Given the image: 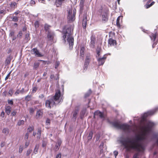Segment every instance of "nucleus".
I'll list each match as a JSON object with an SVG mask.
<instances>
[{"instance_id": "1", "label": "nucleus", "mask_w": 158, "mask_h": 158, "mask_svg": "<svg viewBox=\"0 0 158 158\" xmlns=\"http://www.w3.org/2000/svg\"><path fill=\"white\" fill-rule=\"evenodd\" d=\"M141 141L140 135H138L135 137L134 142H132L128 138H123L120 140V143L124 147L127 152H129L131 149L136 150L140 151L141 149H143V146L139 142Z\"/></svg>"}, {"instance_id": "2", "label": "nucleus", "mask_w": 158, "mask_h": 158, "mask_svg": "<svg viewBox=\"0 0 158 158\" xmlns=\"http://www.w3.org/2000/svg\"><path fill=\"white\" fill-rule=\"evenodd\" d=\"M73 29H72L71 26L68 25L64 27L62 32L63 40L64 42H65L66 39L70 48H73L74 44V39L72 36L73 33Z\"/></svg>"}, {"instance_id": "3", "label": "nucleus", "mask_w": 158, "mask_h": 158, "mask_svg": "<svg viewBox=\"0 0 158 158\" xmlns=\"http://www.w3.org/2000/svg\"><path fill=\"white\" fill-rule=\"evenodd\" d=\"M111 123L114 127L124 131H129L131 129V126L129 125L125 124H121L119 122L114 121L111 122Z\"/></svg>"}, {"instance_id": "4", "label": "nucleus", "mask_w": 158, "mask_h": 158, "mask_svg": "<svg viewBox=\"0 0 158 158\" xmlns=\"http://www.w3.org/2000/svg\"><path fill=\"white\" fill-rule=\"evenodd\" d=\"M100 12H102V21L104 23L106 22L108 20V17L109 14V10L107 7L103 8L102 6L101 9L99 10Z\"/></svg>"}, {"instance_id": "5", "label": "nucleus", "mask_w": 158, "mask_h": 158, "mask_svg": "<svg viewBox=\"0 0 158 158\" xmlns=\"http://www.w3.org/2000/svg\"><path fill=\"white\" fill-rule=\"evenodd\" d=\"M76 14V9L73 10L70 9L68 11V19L69 22H73L75 19V15Z\"/></svg>"}, {"instance_id": "6", "label": "nucleus", "mask_w": 158, "mask_h": 158, "mask_svg": "<svg viewBox=\"0 0 158 158\" xmlns=\"http://www.w3.org/2000/svg\"><path fill=\"white\" fill-rule=\"evenodd\" d=\"M106 58V57L105 55H104L102 58H98L97 59V60L98 62L99 65H103L104 63Z\"/></svg>"}, {"instance_id": "7", "label": "nucleus", "mask_w": 158, "mask_h": 158, "mask_svg": "<svg viewBox=\"0 0 158 158\" xmlns=\"http://www.w3.org/2000/svg\"><path fill=\"white\" fill-rule=\"evenodd\" d=\"M108 44L111 47L116 46L117 45L116 41L112 38H110L108 40Z\"/></svg>"}, {"instance_id": "8", "label": "nucleus", "mask_w": 158, "mask_h": 158, "mask_svg": "<svg viewBox=\"0 0 158 158\" xmlns=\"http://www.w3.org/2000/svg\"><path fill=\"white\" fill-rule=\"evenodd\" d=\"M8 6L10 9L11 10H14L17 7V3L14 1L10 2Z\"/></svg>"}, {"instance_id": "9", "label": "nucleus", "mask_w": 158, "mask_h": 158, "mask_svg": "<svg viewBox=\"0 0 158 158\" xmlns=\"http://www.w3.org/2000/svg\"><path fill=\"white\" fill-rule=\"evenodd\" d=\"M61 92L59 90H57L56 92L55 95L53 97L54 100L56 102L58 100L60 97Z\"/></svg>"}, {"instance_id": "10", "label": "nucleus", "mask_w": 158, "mask_h": 158, "mask_svg": "<svg viewBox=\"0 0 158 158\" xmlns=\"http://www.w3.org/2000/svg\"><path fill=\"white\" fill-rule=\"evenodd\" d=\"M90 40V46L91 47L94 48L95 44L96 38L95 36L92 35L91 37Z\"/></svg>"}, {"instance_id": "11", "label": "nucleus", "mask_w": 158, "mask_h": 158, "mask_svg": "<svg viewBox=\"0 0 158 158\" xmlns=\"http://www.w3.org/2000/svg\"><path fill=\"white\" fill-rule=\"evenodd\" d=\"M79 110L78 108H76L74 110L73 112V116L72 119L75 121L77 117V115L79 113Z\"/></svg>"}, {"instance_id": "12", "label": "nucleus", "mask_w": 158, "mask_h": 158, "mask_svg": "<svg viewBox=\"0 0 158 158\" xmlns=\"http://www.w3.org/2000/svg\"><path fill=\"white\" fill-rule=\"evenodd\" d=\"M87 17L86 15H84L82 20V25L84 29H85L87 23Z\"/></svg>"}, {"instance_id": "13", "label": "nucleus", "mask_w": 158, "mask_h": 158, "mask_svg": "<svg viewBox=\"0 0 158 158\" xmlns=\"http://www.w3.org/2000/svg\"><path fill=\"white\" fill-rule=\"evenodd\" d=\"M54 36V34L52 31L47 33V38L49 40L51 41H53Z\"/></svg>"}, {"instance_id": "14", "label": "nucleus", "mask_w": 158, "mask_h": 158, "mask_svg": "<svg viewBox=\"0 0 158 158\" xmlns=\"http://www.w3.org/2000/svg\"><path fill=\"white\" fill-rule=\"evenodd\" d=\"M51 26L48 24L45 23L44 25V30L46 32H47V33H49V32H50L52 31L51 30Z\"/></svg>"}, {"instance_id": "15", "label": "nucleus", "mask_w": 158, "mask_h": 158, "mask_svg": "<svg viewBox=\"0 0 158 158\" xmlns=\"http://www.w3.org/2000/svg\"><path fill=\"white\" fill-rule=\"evenodd\" d=\"M152 127V126L150 123L148 124L146 126L143 127L144 131L145 132H149L151 131Z\"/></svg>"}, {"instance_id": "16", "label": "nucleus", "mask_w": 158, "mask_h": 158, "mask_svg": "<svg viewBox=\"0 0 158 158\" xmlns=\"http://www.w3.org/2000/svg\"><path fill=\"white\" fill-rule=\"evenodd\" d=\"M61 143L62 142L60 140H59L57 141L54 148V150L55 152H56L58 150Z\"/></svg>"}, {"instance_id": "17", "label": "nucleus", "mask_w": 158, "mask_h": 158, "mask_svg": "<svg viewBox=\"0 0 158 158\" xmlns=\"http://www.w3.org/2000/svg\"><path fill=\"white\" fill-rule=\"evenodd\" d=\"M31 51L34 52V54H35V56L38 57H42L43 56V55L39 52L38 50L36 48H33Z\"/></svg>"}, {"instance_id": "18", "label": "nucleus", "mask_w": 158, "mask_h": 158, "mask_svg": "<svg viewBox=\"0 0 158 158\" xmlns=\"http://www.w3.org/2000/svg\"><path fill=\"white\" fill-rule=\"evenodd\" d=\"M85 48L84 46L81 47L80 50V56L82 57H84L85 56Z\"/></svg>"}, {"instance_id": "19", "label": "nucleus", "mask_w": 158, "mask_h": 158, "mask_svg": "<svg viewBox=\"0 0 158 158\" xmlns=\"http://www.w3.org/2000/svg\"><path fill=\"white\" fill-rule=\"evenodd\" d=\"M90 60V54H87L86 56L84 63L88 65L89 64Z\"/></svg>"}, {"instance_id": "20", "label": "nucleus", "mask_w": 158, "mask_h": 158, "mask_svg": "<svg viewBox=\"0 0 158 158\" xmlns=\"http://www.w3.org/2000/svg\"><path fill=\"white\" fill-rule=\"evenodd\" d=\"M157 36L156 32H154V33H151L150 34L149 36L152 40L154 41H155Z\"/></svg>"}, {"instance_id": "21", "label": "nucleus", "mask_w": 158, "mask_h": 158, "mask_svg": "<svg viewBox=\"0 0 158 158\" xmlns=\"http://www.w3.org/2000/svg\"><path fill=\"white\" fill-rule=\"evenodd\" d=\"M94 115L98 116L101 118H104L103 113L98 110L95 112Z\"/></svg>"}, {"instance_id": "22", "label": "nucleus", "mask_w": 158, "mask_h": 158, "mask_svg": "<svg viewBox=\"0 0 158 158\" xmlns=\"http://www.w3.org/2000/svg\"><path fill=\"white\" fill-rule=\"evenodd\" d=\"M157 109H155L152 110L148 111L147 113H145V115L146 116H148L150 115H152L155 113V112L157 111Z\"/></svg>"}, {"instance_id": "23", "label": "nucleus", "mask_w": 158, "mask_h": 158, "mask_svg": "<svg viewBox=\"0 0 158 158\" xmlns=\"http://www.w3.org/2000/svg\"><path fill=\"white\" fill-rule=\"evenodd\" d=\"M42 132L41 128L39 127L37 128V137L38 139H40L41 137Z\"/></svg>"}, {"instance_id": "24", "label": "nucleus", "mask_w": 158, "mask_h": 158, "mask_svg": "<svg viewBox=\"0 0 158 158\" xmlns=\"http://www.w3.org/2000/svg\"><path fill=\"white\" fill-rule=\"evenodd\" d=\"M5 112L7 115H9L10 113L11 107L10 106H6L5 107Z\"/></svg>"}, {"instance_id": "25", "label": "nucleus", "mask_w": 158, "mask_h": 158, "mask_svg": "<svg viewBox=\"0 0 158 158\" xmlns=\"http://www.w3.org/2000/svg\"><path fill=\"white\" fill-rule=\"evenodd\" d=\"M120 18H122V17L120 16H119L117 19L116 20V26L119 29L121 27V25L120 23L119 20Z\"/></svg>"}, {"instance_id": "26", "label": "nucleus", "mask_w": 158, "mask_h": 158, "mask_svg": "<svg viewBox=\"0 0 158 158\" xmlns=\"http://www.w3.org/2000/svg\"><path fill=\"white\" fill-rule=\"evenodd\" d=\"M43 114V112L41 110H38L36 112V117L37 118H40L42 116Z\"/></svg>"}, {"instance_id": "27", "label": "nucleus", "mask_w": 158, "mask_h": 158, "mask_svg": "<svg viewBox=\"0 0 158 158\" xmlns=\"http://www.w3.org/2000/svg\"><path fill=\"white\" fill-rule=\"evenodd\" d=\"M2 133L6 135H8L9 133V130L7 128H5L3 129L2 130Z\"/></svg>"}, {"instance_id": "28", "label": "nucleus", "mask_w": 158, "mask_h": 158, "mask_svg": "<svg viewBox=\"0 0 158 158\" xmlns=\"http://www.w3.org/2000/svg\"><path fill=\"white\" fill-rule=\"evenodd\" d=\"M45 105L46 107L50 108L51 107V102H50V101L49 100H46L45 102Z\"/></svg>"}, {"instance_id": "29", "label": "nucleus", "mask_w": 158, "mask_h": 158, "mask_svg": "<svg viewBox=\"0 0 158 158\" xmlns=\"http://www.w3.org/2000/svg\"><path fill=\"white\" fill-rule=\"evenodd\" d=\"M34 130V127L33 126H30L27 129V132L29 134V133L31 132Z\"/></svg>"}, {"instance_id": "30", "label": "nucleus", "mask_w": 158, "mask_h": 158, "mask_svg": "<svg viewBox=\"0 0 158 158\" xmlns=\"http://www.w3.org/2000/svg\"><path fill=\"white\" fill-rule=\"evenodd\" d=\"M93 135V133L92 131H90L87 137V138L88 139V141L90 140L91 139Z\"/></svg>"}, {"instance_id": "31", "label": "nucleus", "mask_w": 158, "mask_h": 158, "mask_svg": "<svg viewBox=\"0 0 158 158\" xmlns=\"http://www.w3.org/2000/svg\"><path fill=\"white\" fill-rule=\"evenodd\" d=\"M11 60V56H8L6 60V64H10V61Z\"/></svg>"}, {"instance_id": "32", "label": "nucleus", "mask_w": 158, "mask_h": 158, "mask_svg": "<svg viewBox=\"0 0 158 158\" xmlns=\"http://www.w3.org/2000/svg\"><path fill=\"white\" fill-rule=\"evenodd\" d=\"M40 65V63L35 62L34 64L33 68L35 69H37Z\"/></svg>"}, {"instance_id": "33", "label": "nucleus", "mask_w": 158, "mask_h": 158, "mask_svg": "<svg viewBox=\"0 0 158 158\" xmlns=\"http://www.w3.org/2000/svg\"><path fill=\"white\" fill-rule=\"evenodd\" d=\"M31 95H27L25 98V100L27 101H29L31 100Z\"/></svg>"}, {"instance_id": "34", "label": "nucleus", "mask_w": 158, "mask_h": 158, "mask_svg": "<svg viewBox=\"0 0 158 158\" xmlns=\"http://www.w3.org/2000/svg\"><path fill=\"white\" fill-rule=\"evenodd\" d=\"M32 149H28L27 150L26 153V155L27 156H29L30 154L32 152Z\"/></svg>"}, {"instance_id": "35", "label": "nucleus", "mask_w": 158, "mask_h": 158, "mask_svg": "<svg viewBox=\"0 0 158 158\" xmlns=\"http://www.w3.org/2000/svg\"><path fill=\"white\" fill-rule=\"evenodd\" d=\"M38 89V88L36 86H34L32 88L31 91L32 94H34L36 92Z\"/></svg>"}, {"instance_id": "36", "label": "nucleus", "mask_w": 158, "mask_h": 158, "mask_svg": "<svg viewBox=\"0 0 158 158\" xmlns=\"http://www.w3.org/2000/svg\"><path fill=\"white\" fill-rule=\"evenodd\" d=\"M24 122L23 120H21L19 121L17 123V125L19 126H21V125L24 124Z\"/></svg>"}, {"instance_id": "37", "label": "nucleus", "mask_w": 158, "mask_h": 158, "mask_svg": "<svg viewBox=\"0 0 158 158\" xmlns=\"http://www.w3.org/2000/svg\"><path fill=\"white\" fill-rule=\"evenodd\" d=\"M6 13V11L5 9H2L1 8L0 9V14L5 15Z\"/></svg>"}, {"instance_id": "38", "label": "nucleus", "mask_w": 158, "mask_h": 158, "mask_svg": "<svg viewBox=\"0 0 158 158\" xmlns=\"http://www.w3.org/2000/svg\"><path fill=\"white\" fill-rule=\"evenodd\" d=\"M89 65L84 64L83 68V72H84L87 69Z\"/></svg>"}, {"instance_id": "39", "label": "nucleus", "mask_w": 158, "mask_h": 158, "mask_svg": "<svg viewBox=\"0 0 158 158\" xmlns=\"http://www.w3.org/2000/svg\"><path fill=\"white\" fill-rule=\"evenodd\" d=\"M25 40L27 41H28L30 39V37L29 34H27L25 35Z\"/></svg>"}, {"instance_id": "40", "label": "nucleus", "mask_w": 158, "mask_h": 158, "mask_svg": "<svg viewBox=\"0 0 158 158\" xmlns=\"http://www.w3.org/2000/svg\"><path fill=\"white\" fill-rule=\"evenodd\" d=\"M13 93V89H10L8 92V94H9L10 96H12Z\"/></svg>"}, {"instance_id": "41", "label": "nucleus", "mask_w": 158, "mask_h": 158, "mask_svg": "<svg viewBox=\"0 0 158 158\" xmlns=\"http://www.w3.org/2000/svg\"><path fill=\"white\" fill-rule=\"evenodd\" d=\"M101 49L100 48H98L97 49L96 52L97 54L98 55V57H99L100 56V52H101Z\"/></svg>"}, {"instance_id": "42", "label": "nucleus", "mask_w": 158, "mask_h": 158, "mask_svg": "<svg viewBox=\"0 0 158 158\" xmlns=\"http://www.w3.org/2000/svg\"><path fill=\"white\" fill-rule=\"evenodd\" d=\"M8 103L11 105H12L13 104V102L12 100L8 99L7 100Z\"/></svg>"}, {"instance_id": "43", "label": "nucleus", "mask_w": 158, "mask_h": 158, "mask_svg": "<svg viewBox=\"0 0 158 158\" xmlns=\"http://www.w3.org/2000/svg\"><path fill=\"white\" fill-rule=\"evenodd\" d=\"M80 9L81 11H82L84 9V4H80Z\"/></svg>"}, {"instance_id": "44", "label": "nucleus", "mask_w": 158, "mask_h": 158, "mask_svg": "<svg viewBox=\"0 0 158 158\" xmlns=\"http://www.w3.org/2000/svg\"><path fill=\"white\" fill-rule=\"evenodd\" d=\"M12 20L15 22H17L18 20V18L17 16H14L12 18Z\"/></svg>"}, {"instance_id": "45", "label": "nucleus", "mask_w": 158, "mask_h": 158, "mask_svg": "<svg viewBox=\"0 0 158 158\" xmlns=\"http://www.w3.org/2000/svg\"><path fill=\"white\" fill-rule=\"evenodd\" d=\"M149 2H148V3H147V4H146V5H145V7L146 9H148L150 7H151L152 6L151 4H148V3Z\"/></svg>"}, {"instance_id": "46", "label": "nucleus", "mask_w": 158, "mask_h": 158, "mask_svg": "<svg viewBox=\"0 0 158 158\" xmlns=\"http://www.w3.org/2000/svg\"><path fill=\"white\" fill-rule=\"evenodd\" d=\"M23 147L22 146H20V147H19V153H21L23 151Z\"/></svg>"}, {"instance_id": "47", "label": "nucleus", "mask_w": 158, "mask_h": 158, "mask_svg": "<svg viewBox=\"0 0 158 158\" xmlns=\"http://www.w3.org/2000/svg\"><path fill=\"white\" fill-rule=\"evenodd\" d=\"M91 93H92V92H91V90H90L89 91L88 93H87L85 94V97L87 98V97H89L91 94Z\"/></svg>"}, {"instance_id": "48", "label": "nucleus", "mask_w": 158, "mask_h": 158, "mask_svg": "<svg viewBox=\"0 0 158 158\" xmlns=\"http://www.w3.org/2000/svg\"><path fill=\"white\" fill-rule=\"evenodd\" d=\"M29 134L28 133V132H27L26 134H25L24 137V139L25 140H27L28 138Z\"/></svg>"}, {"instance_id": "49", "label": "nucleus", "mask_w": 158, "mask_h": 158, "mask_svg": "<svg viewBox=\"0 0 158 158\" xmlns=\"http://www.w3.org/2000/svg\"><path fill=\"white\" fill-rule=\"evenodd\" d=\"M38 148H37V146L36 145L34 149L33 152L35 154H36L38 152Z\"/></svg>"}, {"instance_id": "50", "label": "nucleus", "mask_w": 158, "mask_h": 158, "mask_svg": "<svg viewBox=\"0 0 158 158\" xmlns=\"http://www.w3.org/2000/svg\"><path fill=\"white\" fill-rule=\"evenodd\" d=\"M34 111V109L32 108H30L29 109V113L30 114H32Z\"/></svg>"}, {"instance_id": "51", "label": "nucleus", "mask_w": 158, "mask_h": 158, "mask_svg": "<svg viewBox=\"0 0 158 158\" xmlns=\"http://www.w3.org/2000/svg\"><path fill=\"white\" fill-rule=\"evenodd\" d=\"M60 63L59 61H56L55 63V68L56 69L59 65H60Z\"/></svg>"}, {"instance_id": "52", "label": "nucleus", "mask_w": 158, "mask_h": 158, "mask_svg": "<svg viewBox=\"0 0 158 158\" xmlns=\"http://www.w3.org/2000/svg\"><path fill=\"white\" fill-rule=\"evenodd\" d=\"M46 123L47 125H50V120L48 118H47L46 121Z\"/></svg>"}, {"instance_id": "53", "label": "nucleus", "mask_w": 158, "mask_h": 158, "mask_svg": "<svg viewBox=\"0 0 158 158\" xmlns=\"http://www.w3.org/2000/svg\"><path fill=\"white\" fill-rule=\"evenodd\" d=\"M16 113L17 112L16 111L14 110L11 112V115L12 116H14L16 115Z\"/></svg>"}, {"instance_id": "54", "label": "nucleus", "mask_w": 158, "mask_h": 158, "mask_svg": "<svg viewBox=\"0 0 158 158\" xmlns=\"http://www.w3.org/2000/svg\"><path fill=\"white\" fill-rule=\"evenodd\" d=\"M11 72H9L8 74L7 75L6 77L5 78V80L6 81L8 79V78L10 77V74H11Z\"/></svg>"}, {"instance_id": "55", "label": "nucleus", "mask_w": 158, "mask_h": 158, "mask_svg": "<svg viewBox=\"0 0 158 158\" xmlns=\"http://www.w3.org/2000/svg\"><path fill=\"white\" fill-rule=\"evenodd\" d=\"M20 93V91L19 89H17L15 93V94L16 96H17Z\"/></svg>"}, {"instance_id": "56", "label": "nucleus", "mask_w": 158, "mask_h": 158, "mask_svg": "<svg viewBox=\"0 0 158 158\" xmlns=\"http://www.w3.org/2000/svg\"><path fill=\"white\" fill-rule=\"evenodd\" d=\"M22 32L21 31H20L19 32V33L17 35V37H18L21 38L22 36Z\"/></svg>"}, {"instance_id": "57", "label": "nucleus", "mask_w": 158, "mask_h": 158, "mask_svg": "<svg viewBox=\"0 0 158 158\" xmlns=\"http://www.w3.org/2000/svg\"><path fill=\"white\" fill-rule=\"evenodd\" d=\"M140 135L141 141L143 140L146 139V137L145 136H142L141 135Z\"/></svg>"}, {"instance_id": "58", "label": "nucleus", "mask_w": 158, "mask_h": 158, "mask_svg": "<svg viewBox=\"0 0 158 158\" xmlns=\"http://www.w3.org/2000/svg\"><path fill=\"white\" fill-rule=\"evenodd\" d=\"M138 155L139 154L138 153H136L134 155L132 158H139L138 157Z\"/></svg>"}, {"instance_id": "59", "label": "nucleus", "mask_w": 158, "mask_h": 158, "mask_svg": "<svg viewBox=\"0 0 158 158\" xmlns=\"http://www.w3.org/2000/svg\"><path fill=\"white\" fill-rule=\"evenodd\" d=\"M29 144V142L28 141H26L25 143V148H27Z\"/></svg>"}, {"instance_id": "60", "label": "nucleus", "mask_w": 158, "mask_h": 158, "mask_svg": "<svg viewBox=\"0 0 158 158\" xmlns=\"http://www.w3.org/2000/svg\"><path fill=\"white\" fill-rule=\"evenodd\" d=\"M15 34V32L13 31H11L10 34V36L11 37L14 36Z\"/></svg>"}, {"instance_id": "61", "label": "nucleus", "mask_w": 158, "mask_h": 158, "mask_svg": "<svg viewBox=\"0 0 158 158\" xmlns=\"http://www.w3.org/2000/svg\"><path fill=\"white\" fill-rule=\"evenodd\" d=\"M114 155L115 157H116L118 154V151H115L114 152Z\"/></svg>"}, {"instance_id": "62", "label": "nucleus", "mask_w": 158, "mask_h": 158, "mask_svg": "<svg viewBox=\"0 0 158 158\" xmlns=\"http://www.w3.org/2000/svg\"><path fill=\"white\" fill-rule=\"evenodd\" d=\"M61 153H59L56 155V158H61Z\"/></svg>"}, {"instance_id": "63", "label": "nucleus", "mask_w": 158, "mask_h": 158, "mask_svg": "<svg viewBox=\"0 0 158 158\" xmlns=\"http://www.w3.org/2000/svg\"><path fill=\"white\" fill-rule=\"evenodd\" d=\"M20 93L22 94H23L25 92L24 89L23 88L22 89L20 90Z\"/></svg>"}, {"instance_id": "64", "label": "nucleus", "mask_w": 158, "mask_h": 158, "mask_svg": "<svg viewBox=\"0 0 158 158\" xmlns=\"http://www.w3.org/2000/svg\"><path fill=\"white\" fill-rule=\"evenodd\" d=\"M5 144V142H2L0 144L1 147V148H2L4 146Z\"/></svg>"}]
</instances>
